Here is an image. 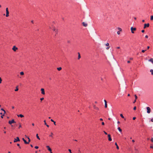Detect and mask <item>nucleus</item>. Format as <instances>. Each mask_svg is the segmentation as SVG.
<instances>
[{
  "label": "nucleus",
  "instance_id": "1",
  "mask_svg": "<svg viewBox=\"0 0 153 153\" xmlns=\"http://www.w3.org/2000/svg\"><path fill=\"white\" fill-rule=\"evenodd\" d=\"M6 17H8L9 16V12L8 10V8L7 7L6 9Z\"/></svg>",
  "mask_w": 153,
  "mask_h": 153
},
{
  "label": "nucleus",
  "instance_id": "2",
  "mask_svg": "<svg viewBox=\"0 0 153 153\" xmlns=\"http://www.w3.org/2000/svg\"><path fill=\"white\" fill-rule=\"evenodd\" d=\"M136 30V28L135 27H131V32L132 33H134V31H135Z\"/></svg>",
  "mask_w": 153,
  "mask_h": 153
},
{
  "label": "nucleus",
  "instance_id": "3",
  "mask_svg": "<svg viewBox=\"0 0 153 153\" xmlns=\"http://www.w3.org/2000/svg\"><path fill=\"white\" fill-rule=\"evenodd\" d=\"M12 49L14 51L16 52V51L18 50V48L15 46H13Z\"/></svg>",
  "mask_w": 153,
  "mask_h": 153
},
{
  "label": "nucleus",
  "instance_id": "4",
  "mask_svg": "<svg viewBox=\"0 0 153 153\" xmlns=\"http://www.w3.org/2000/svg\"><path fill=\"white\" fill-rule=\"evenodd\" d=\"M52 30H53V31H54V32H56V34H55V36H56V34H57V31H58V30H57V29H56V28H55V27H53V28Z\"/></svg>",
  "mask_w": 153,
  "mask_h": 153
},
{
  "label": "nucleus",
  "instance_id": "5",
  "mask_svg": "<svg viewBox=\"0 0 153 153\" xmlns=\"http://www.w3.org/2000/svg\"><path fill=\"white\" fill-rule=\"evenodd\" d=\"M146 109L147 110V113L149 114L151 112V109L149 107H146Z\"/></svg>",
  "mask_w": 153,
  "mask_h": 153
},
{
  "label": "nucleus",
  "instance_id": "6",
  "mask_svg": "<svg viewBox=\"0 0 153 153\" xmlns=\"http://www.w3.org/2000/svg\"><path fill=\"white\" fill-rule=\"evenodd\" d=\"M15 123L16 122L15 121L14 119H13L11 121L9 120L8 122V123L10 125L13 123Z\"/></svg>",
  "mask_w": 153,
  "mask_h": 153
},
{
  "label": "nucleus",
  "instance_id": "7",
  "mask_svg": "<svg viewBox=\"0 0 153 153\" xmlns=\"http://www.w3.org/2000/svg\"><path fill=\"white\" fill-rule=\"evenodd\" d=\"M149 23L145 24L144 25V26L143 28L144 29L146 28V27H149Z\"/></svg>",
  "mask_w": 153,
  "mask_h": 153
},
{
  "label": "nucleus",
  "instance_id": "8",
  "mask_svg": "<svg viewBox=\"0 0 153 153\" xmlns=\"http://www.w3.org/2000/svg\"><path fill=\"white\" fill-rule=\"evenodd\" d=\"M20 141V140L19 138L18 137H17L16 139H14V142H16L17 141Z\"/></svg>",
  "mask_w": 153,
  "mask_h": 153
},
{
  "label": "nucleus",
  "instance_id": "9",
  "mask_svg": "<svg viewBox=\"0 0 153 153\" xmlns=\"http://www.w3.org/2000/svg\"><path fill=\"white\" fill-rule=\"evenodd\" d=\"M41 93L42 94H45L44 89V88H41Z\"/></svg>",
  "mask_w": 153,
  "mask_h": 153
},
{
  "label": "nucleus",
  "instance_id": "10",
  "mask_svg": "<svg viewBox=\"0 0 153 153\" xmlns=\"http://www.w3.org/2000/svg\"><path fill=\"white\" fill-rule=\"evenodd\" d=\"M104 101L105 102V108H107V102L105 100H104Z\"/></svg>",
  "mask_w": 153,
  "mask_h": 153
},
{
  "label": "nucleus",
  "instance_id": "11",
  "mask_svg": "<svg viewBox=\"0 0 153 153\" xmlns=\"http://www.w3.org/2000/svg\"><path fill=\"white\" fill-rule=\"evenodd\" d=\"M108 140L110 141H111L112 140V139L111 138V135L110 134H108Z\"/></svg>",
  "mask_w": 153,
  "mask_h": 153
},
{
  "label": "nucleus",
  "instance_id": "12",
  "mask_svg": "<svg viewBox=\"0 0 153 153\" xmlns=\"http://www.w3.org/2000/svg\"><path fill=\"white\" fill-rule=\"evenodd\" d=\"M22 140L24 141L25 143L26 144H29V142H27L26 141L24 138H22Z\"/></svg>",
  "mask_w": 153,
  "mask_h": 153
},
{
  "label": "nucleus",
  "instance_id": "13",
  "mask_svg": "<svg viewBox=\"0 0 153 153\" xmlns=\"http://www.w3.org/2000/svg\"><path fill=\"white\" fill-rule=\"evenodd\" d=\"M82 24L83 25V26H84V27H87V25H88L87 24L85 23L84 22H83L82 23Z\"/></svg>",
  "mask_w": 153,
  "mask_h": 153
},
{
  "label": "nucleus",
  "instance_id": "14",
  "mask_svg": "<svg viewBox=\"0 0 153 153\" xmlns=\"http://www.w3.org/2000/svg\"><path fill=\"white\" fill-rule=\"evenodd\" d=\"M46 147L48 148V150L49 151H51V149L50 148V147H49V146H46Z\"/></svg>",
  "mask_w": 153,
  "mask_h": 153
},
{
  "label": "nucleus",
  "instance_id": "15",
  "mask_svg": "<svg viewBox=\"0 0 153 153\" xmlns=\"http://www.w3.org/2000/svg\"><path fill=\"white\" fill-rule=\"evenodd\" d=\"M148 61L149 62H151L153 64V58H151L150 59H149L148 60Z\"/></svg>",
  "mask_w": 153,
  "mask_h": 153
},
{
  "label": "nucleus",
  "instance_id": "16",
  "mask_svg": "<svg viewBox=\"0 0 153 153\" xmlns=\"http://www.w3.org/2000/svg\"><path fill=\"white\" fill-rule=\"evenodd\" d=\"M17 116L18 117H24V116L22 114H19V115H17Z\"/></svg>",
  "mask_w": 153,
  "mask_h": 153
},
{
  "label": "nucleus",
  "instance_id": "17",
  "mask_svg": "<svg viewBox=\"0 0 153 153\" xmlns=\"http://www.w3.org/2000/svg\"><path fill=\"white\" fill-rule=\"evenodd\" d=\"M78 59H79L80 58H81V56H80V54L79 53H78Z\"/></svg>",
  "mask_w": 153,
  "mask_h": 153
},
{
  "label": "nucleus",
  "instance_id": "18",
  "mask_svg": "<svg viewBox=\"0 0 153 153\" xmlns=\"http://www.w3.org/2000/svg\"><path fill=\"white\" fill-rule=\"evenodd\" d=\"M0 114L2 115L1 116V117L2 118H3V116L4 115V114H4V113H0Z\"/></svg>",
  "mask_w": 153,
  "mask_h": 153
},
{
  "label": "nucleus",
  "instance_id": "19",
  "mask_svg": "<svg viewBox=\"0 0 153 153\" xmlns=\"http://www.w3.org/2000/svg\"><path fill=\"white\" fill-rule=\"evenodd\" d=\"M118 130L120 132H121L122 131V129L120 128L119 127L118 128Z\"/></svg>",
  "mask_w": 153,
  "mask_h": 153
},
{
  "label": "nucleus",
  "instance_id": "20",
  "mask_svg": "<svg viewBox=\"0 0 153 153\" xmlns=\"http://www.w3.org/2000/svg\"><path fill=\"white\" fill-rule=\"evenodd\" d=\"M115 145L116 146V148H117V149H119V146H118L117 145V143H115Z\"/></svg>",
  "mask_w": 153,
  "mask_h": 153
},
{
  "label": "nucleus",
  "instance_id": "21",
  "mask_svg": "<svg viewBox=\"0 0 153 153\" xmlns=\"http://www.w3.org/2000/svg\"><path fill=\"white\" fill-rule=\"evenodd\" d=\"M94 109H95L96 110H98L99 108H98L96 107L95 105H94Z\"/></svg>",
  "mask_w": 153,
  "mask_h": 153
},
{
  "label": "nucleus",
  "instance_id": "22",
  "mask_svg": "<svg viewBox=\"0 0 153 153\" xmlns=\"http://www.w3.org/2000/svg\"><path fill=\"white\" fill-rule=\"evenodd\" d=\"M150 72H151V75H153V70L151 69L150 70Z\"/></svg>",
  "mask_w": 153,
  "mask_h": 153
},
{
  "label": "nucleus",
  "instance_id": "23",
  "mask_svg": "<svg viewBox=\"0 0 153 153\" xmlns=\"http://www.w3.org/2000/svg\"><path fill=\"white\" fill-rule=\"evenodd\" d=\"M1 110L4 111V114H5L6 113L5 111L3 108H1Z\"/></svg>",
  "mask_w": 153,
  "mask_h": 153
},
{
  "label": "nucleus",
  "instance_id": "24",
  "mask_svg": "<svg viewBox=\"0 0 153 153\" xmlns=\"http://www.w3.org/2000/svg\"><path fill=\"white\" fill-rule=\"evenodd\" d=\"M19 89L18 88V86H17L16 88V89L15 90V91H18Z\"/></svg>",
  "mask_w": 153,
  "mask_h": 153
},
{
  "label": "nucleus",
  "instance_id": "25",
  "mask_svg": "<svg viewBox=\"0 0 153 153\" xmlns=\"http://www.w3.org/2000/svg\"><path fill=\"white\" fill-rule=\"evenodd\" d=\"M57 69L59 71H60L62 69V68L60 67L58 68Z\"/></svg>",
  "mask_w": 153,
  "mask_h": 153
},
{
  "label": "nucleus",
  "instance_id": "26",
  "mask_svg": "<svg viewBox=\"0 0 153 153\" xmlns=\"http://www.w3.org/2000/svg\"><path fill=\"white\" fill-rule=\"evenodd\" d=\"M20 74L21 75H23L24 74V73L22 71L20 72Z\"/></svg>",
  "mask_w": 153,
  "mask_h": 153
},
{
  "label": "nucleus",
  "instance_id": "27",
  "mask_svg": "<svg viewBox=\"0 0 153 153\" xmlns=\"http://www.w3.org/2000/svg\"><path fill=\"white\" fill-rule=\"evenodd\" d=\"M53 133L52 132H51V134L49 135V136L51 137H53L52 135H53Z\"/></svg>",
  "mask_w": 153,
  "mask_h": 153
},
{
  "label": "nucleus",
  "instance_id": "28",
  "mask_svg": "<svg viewBox=\"0 0 153 153\" xmlns=\"http://www.w3.org/2000/svg\"><path fill=\"white\" fill-rule=\"evenodd\" d=\"M120 116L121 117L123 118H124V117L123 116V115L122 114H120Z\"/></svg>",
  "mask_w": 153,
  "mask_h": 153
},
{
  "label": "nucleus",
  "instance_id": "29",
  "mask_svg": "<svg viewBox=\"0 0 153 153\" xmlns=\"http://www.w3.org/2000/svg\"><path fill=\"white\" fill-rule=\"evenodd\" d=\"M151 20H153V16H151V18H150Z\"/></svg>",
  "mask_w": 153,
  "mask_h": 153
},
{
  "label": "nucleus",
  "instance_id": "30",
  "mask_svg": "<svg viewBox=\"0 0 153 153\" xmlns=\"http://www.w3.org/2000/svg\"><path fill=\"white\" fill-rule=\"evenodd\" d=\"M118 30H119V31H122V29L120 27H118Z\"/></svg>",
  "mask_w": 153,
  "mask_h": 153
},
{
  "label": "nucleus",
  "instance_id": "31",
  "mask_svg": "<svg viewBox=\"0 0 153 153\" xmlns=\"http://www.w3.org/2000/svg\"><path fill=\"white\" fill-rule=\"evenodd\" d=\"M109 44L108 43H107L105 44V45L107 46H109Z\"/></svg>",
  "mask_w": 153,
  "mask_h": 153
},
{
  "label": "nucleus",
  "instance_id": "32",
  "mask_svg": "<svg viewBox=\"0 0 153 153\" xmlns=\"http://www.w3.org/2000/svg\"><path fill=\"white\" fill-rule=\"evenodd\" d=\"M134 96L135 97V100H136L137 99V96H136V95H134Z\"/></svg>",
  "mask_w": 153,
  "mask_h": 153
},
{
  "label": "nucleus",
  "instance_id": "33",
  "mask_svg": "<svg viewBox=\"0 0 153 153\" xmlns=\"http://www.w3.org/2000/svg\"><path fill=\"white\" fill-rule=\"evenodd\" d=\"M110 48V46H108L107 48H106V49L107 50H108Z\"/></svg>",
  "mask_w": 153,
  "mask_h": 153
},
{
  "label": "nucleus",
  "instance_id": "34",
  "mask_svg": "<svg viewBox=\"0 0 153 153\" xmlns=\"http://www.w3.org/2000/svg\"><path fill=\"white\" fill-rule=\"evenodd\" d=\"M117 33L119 35L120 34V31H118L117 32Z\"/></svg>",
  "mask_w": 153,
  "mask_h": 153
},
{
  "label": "nucleus",
  "instance_id": "35",
  "mask_svg": "<svg viewBox=\"0 0 153 153\" xmlns=\"http://www.w3.org/2000/svg\"><path fill=\"white\" fill-rule=\"evenodd\" d=\"M68 151L70 152V153H72L70 149H69Z\"/></svg>",
  "mask_w": 153,
  "mask_h": 153
},
{
  "label": "nucleus",
  "instance_id": "36",
  "mask_svg": "<svg viewBox=\"0 0 153 153\" xmlns=\"http://www.w3.org/2000/svg\"><path fill=\"white\" fill-rule=\"evenodd\" d=\"M2 79L1 77H0V83H1L2 82Z\"/></svg>",
  "mask_w": 153,
  "mask_h": 153
},
{
  "label": "nucleus",
  "instance_id": "37",
  "mask_svg": "<svg viewBox=\"0 0 153 153\" xmlns=\"http://www.w3.org/2000/svg\"><path fill=\"white\" fill-rule=\"evenodd\" d=\"M27 138L28 139V142H29V143L30 142V138H29V137H27Z\"/></svg>",
  "mask_w": 153,
  "mask_h": 153
},
{
  "label": "nucleus",
  "instance_id": "38",
  "mask_svg": "<svg viewBox=\"0 0 153 153\" xmlns=\"http://www.w3.org/2000/svg\"><path fill=\"white\" fill-rule=\"evenodd\" d=\"M136 106L134 107L133 108V109L135 110H136Z\"/></svg>",
  "mask_w": 153,
  "mask_h": 153
},
{
  "label": "nucleus",
  "instance_id": "39",
  "mask_svg": "<svg viewBox=\"0 0 153 153\" xmlns=\"http://www.w3.org/2000/svg\"><path fill=\"white\" fill-rule=\"evenodd\" d=\"M36 137L37 138V139H38V137H39V136H38V134H37L36 135Z\"/></svg>",
  "mask_w": 153,
  "mask_h": 153
},
{
  "label": "nucleus",
  "instance_id": "40",
  "mask_svg": "<svg viewBox=\"0 0 153 153\" xmlns=\"http://www.w3.org/2000/svg\"><path fill=\"white\" fill-rule=\"evenodd\" d=\"M146 51V50H142V52L143 53H144Z\"/></svg>",
  "mask_w": 153,
  "mask_h": 153
},
{
  "label": "nucleus",
  "instance_id": "41",
  "mask_svg": "<svg viewBox=\"0 0 153 153\" xmlns=\"http://www.w3.org/2000/svg\"><path fill=\"white\" fill-rule=\"evenodd\" d=\"M44 99V98L42 97V98H40V100H41V101H42V100H43Z\"/></svg>",
  "mask_w": 153,
  "mask_h": 153
},
{
  "label": "nucleus",
  "instance_id": "42",
  "mask_svg": "<svg viewBox=\"0 0 153 153\" xmlns=\"http://www.w3.org/2000/svg\"><path fill=\"white\" fill-rule=\"evenodd\" d=\"M35 148L36 149H38V146H35Z\"/></svg>",
  "mask_w": 153,
  "mask_h": 153
},
{
  "label": "nucleus",
  "instance_id": "43",
  "mask_svg": "<svg viewBox=\"0 0 153 153\" xmlns=\"http://www.w3.org/2000/svg\"><path fill=\"white\" fill-rule=\"evenodd\" d=\"M151 141L153 142V138L152 137V138L151 139Z\"/></svg>",
  "mask_w": 153,
  "mask_h": 153
},
{
  "label": "nucleus",
  "instance_id": "44",
  "mask_svg": "<svg viewBox=\"0 0 153 153\" xmlns=\"http://www.w3.org/2000/svg\"><path fill=\"white\" fill-rule=\"evenodd\" d=\"M103 132L105 134H107V133L105 131H104Z\"/></svg>",
  "mask_w": 153,
  "mask_h": 153
},
{
  "label": "nucleus",
  "instance_id": "45",
  "mask_svg": "<svg viewBox=\"0 0 153 153\" xmlns=\"http://www.w3.org/2000/svg\"><path fill=\"white\" fill-rule=\"evenodd\" d=\"M104 123L103 122H102V125H104Z\"/></svg>",
  "mask_w": 153,
  "mask_h": 153
},
{
  "label": "nucleus",
  "instance_id": "46",
  "mask_svg": "<svg viewBox=\"0 0 153 153\" xmlns=\"http://www.w3.org/2000/svg\"><path fill=\"white\" fill-rule=\"evenodd\" d=\"M142 33H144L145 32V30H142L141 31Z\"/></svg>",
  "mask_w": 153,
  "mask_h": 153
},
{
  "label": "nucleus",
  "instance_id": "47",
  "mask_svg": "<svg viewBox=\"0 0 153 153\" xmlns=\"http://www.w3.org/2000/svg\"><path fill=\"white\" fill-rule=\"evenodd\" d=\"M145 37L146 38H148V36L147 35H146L145 36Z\"/></svg>",
  "mask_w": 153,
  "mask_h": 153
},
{
  "label": "nucleus",
  "instance_id": "48",
  "mask_svg": "<svg viewBox=\"0 0 153 153\" xmlns=\"http://www.w3.org/2000/svg\"><path fill=\"white\" fill-rule=\"evenodd\" d=\"M136 118V117H133V120H135Z\"/></svg>",
  "mask_w": 153,
  "mask_h": 153
},
{
  "label": "nucleus",
  "instance_id": "49",
  "mask_svg": "<svg viewBox=\"0 0 153 153\" xmlns=\"http://www.w3.org/2000/svg\"><path fill=\"white\" fill-rule=\"evenodd\" d=\"M116 48H117V49H120V47H116Z\"/></svg>",
  "mask_w": 153,
  "mask_h": 153
},
{
  "label": "nucleus",
  "instance_id": "50",
  "mask_svg": "<svg viewBox=\"0 0 153 153\" xmlns=\"http://www.w3.org/2000/svg\"><path fill=\"white\" fill-rule=\"evenodd\" d=\"M150 148H152L153 149V146H150Z\"/></svg>",
  "mask_w": 153,
  "mask_h": 153
},
{
  "label": "nucleus",
  "instance_id": "51",
  "mask_svg": "<svg viewBox=\"0 0 153 153\" xmlns=\"http://www.w3.org/2000/svg\"><path fill=\"white\" fill-rule=\"evenodd\" d=\"M44 122H45V125H46L47 124H46V123L45 120H44Z\"/></svg>",
  "mask_w": 153,
  "mask_h": 153
},
{
  "label": "nucleus",
  "instance_id": "52",
  "mask_svg": "<svg viewBox=\"0 0 153 153\" xmlns=\"http://www.w3.org/2000/svg\"><path fill=\"white\" fill-rule=\"evenodd\" d=\"M149 48H150L149 46H147V49H149Z\"/></svg>",
  "mask_w": 153,
  "mask_h": 153
},
{
  "label": "nucleus",
  "instance_id": "53",
  "mask_svg": "<svg viewBox=\"0 0 153 153\" xmlns=\"http://www.w3.org/2000/svg\"><path fill=\"white\" fill-rule=\"evenodd\" d=\"M21 127V124H20L19 126V128H20Z\"/></svg>",
  "mask_w": 153,
  "mask_h": 153
},
{
  "label": "nucleus",
  "instance_id": "54",
  "mask_svg": "<svg viewBox=\"0 0 153 153\" xmlns=\"http://www.w3.org/2000/svg\"><path fill=\"white\" fill-rule=\"evenodd\" d=\"M151 121L152 122H153V118H152L151 119Z\"/></svg>",
  "mask_w": 153,
  "mask_h": 153
},
{
  "label": "nucleus",
  "instance_id": "55",
  "mask_svg": "<svg viewBox=\"0 0 153 153\" xmlns=\"http://www.w3.org/2000/svg\"><path fill=\"white\" fill-rule=\"evenodd\" d=\"M136 100H134V101L133 102V103H134L136 102Z\"/></svg>",
  "mask_w": 153,
  "mask_h": 153
},
{
  "label": "nucleus",
  "instance_id": "56",
  "mask_svg": "<svg viewBox=\"0 0 153 153\" xmlns=\"http://www.w3.org/2000/svg\"><path fill=\"white\" fill-rule=\"evenodd\" d=\"M53 123H54V125H56V122H55L54 121L53 122Z\"/></svg>",
  "mask_w": 153,
  "mask_h": 153
},
{
  "label": "nucleus",
  "instance_id": "57",
  "mask_svg": "<svg viewBox=\"0 0 153 153\" xmlns=\"http://www.w3.org/2000/svg\"><path fill=\"white\" fill-rule=\"evenodd\" d=\"M100 121H102L103 120V119L102 118H100Z\"/></svg>",
  "mask_w": 153,
  "mask_h": 153
},
{
  "label": "nucleus",
  "instance_id": "58",
  "mask_svg": "<svg viewBox=\"0 0 153 153\" xmlns=\"http://www.w3.org/2000/svg\"><path fill=\"white\" fill-rule=\"evenodd\" d=\"M51 121L53 122L54 121L52 119H51Z\"/></svg>",
  "mask_w": 153,
  "mask_h": 153
},
{
  "label": "nucleus",
  "instance_id": "59",
  "mask_svg": "<svg viewBox=\"0 0 153 153\" xmlns=\"http://www.w3.org/2000/svg\"><path fill=\"white\" fill-rule=\"evenodd\" d=\"M132 142H133V143H134V142H135L134 140H132Z\"/></svg>",
  "mask_w": 153,
  "mask_h": 153
},
{
  "label": "nucleus",
  "instance_id": "60",
  "mask_svg": "<svg viewBox=\"0 0 153 153\" xmlns=\"http://www.w3.org/2000/svg\"><path fill=\"white\" fill-rule=\"evenodd\" d=\"M46 126H47V127H49V126L48 125L46 124Z\"/></svg>",
  "mask_w": 153,
  "mask_h": 153
},
{
  "label": "nucleus",
  "instance_id": "61",
  "mask_svg": "<svg viewBox=\"0 0 153 153\" xmlns=\"http://www.w3.org/2000/svg\"><path fill=\"white\" fill-rule=\"evenodd\" d=\"M135 150L136 151H138V150L136 149H135Z\"/></svg>",
  "mask_w": 153,
  "mask_h": 153
},
{
  "label": "nucleus",
  "instance_id": "62",
  "mask_svg": "<svg viewBox=\"0 0 153 153\" xmlns=\"http://www.w3.org/2000/svg\"><path fill=\"white\" fill-rule=\"evenodd\" d=\"M130 62L129 61H127V62H128V63H130Z\"/></svg>",
  "mask_w": 153,
  "mask_h": 153
},
{
  "label": "nucleus",
  "instance_id": "63",
  "mask_svg": "<svg viewBox=\"0 0 153 153\" xmlns=\"http://www.w3.org/2000/svg\"><path fill=\"white\" fill-rule=\"evenodd\" d=\"M12 109H14V107L13 106H12Z\"/></svg>",
  "mask_w": 153,
  "mask_h": 153
},
{
  "label": "nucleus",
  "instance_id": "64",
  "mask_svg": "<svg viewBox=\"0 0 153 153\" xmlns=\"http://www.w3.org/2000/svg\"><path fill=\"white\" fill-rule=\"evenodd\" d=\"M17 146H20V145L19 144H17Z\"/></svg>",
  "mask_w": 153,
  "mask_h": 153
}]
</instances>
